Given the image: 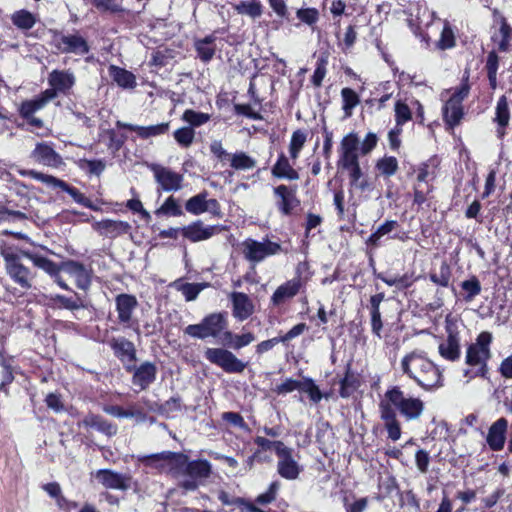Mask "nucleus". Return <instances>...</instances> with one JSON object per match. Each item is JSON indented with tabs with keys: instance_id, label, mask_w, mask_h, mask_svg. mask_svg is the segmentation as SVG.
Listing matches in <instances>:
<instances>
[{
	"instance_id": "1",
	"label": "nucleus",
	"mask_w": 512,
	"mask_h": 512,
	"mask_svg": "<svg viewBox=\"0 0 512 512\" xmlns=\"http://www.w3.org/2000/svg\"><path fill=\"white\" fill-rule=\"evenodd\" d=\"M401 370L426 391L443 386V375L439 367L424 351L414 350L401 360Z\"/></svg>"
},
{
	"instance_id": "2",
	"label": "nucleus",
	"mask_w": 512,
	"mask_h": 512,
	"mask_svg": "<svg viewBox=\"0 0 512 512\" xmlns=\"http://www.w3.org/2000/svg\"><path fill=\"white\" fill-rule=\"evenodd\" d=\"M492 334L481 332L476 342L469 345L466 351L465 362L471 368L464 370V376L468 379L476 377L488 378V361L491 358L490 345Z\"/></svg>"
},
{
	"instance_id": "3",
	"label": "nucleus",
	"mask_w": 512,
	"mask_h": 512,
	"mask_svg": "<svg viewBox=\"0 0 512 512\" xmlns=\"http://www.w3.org/2000/svg\"><path fill=\"white\" fill-rule=\"evenodd\" d=\"M227 325L226 312L211 313L206 315L200 323L186 326L184 334L200 340L210 337L219 338L223 337Z\"/></svg>"
},
{
	"instance_id": "4",
	"label": "nucleus",
	"mask_w": 512,
	"mask_h": 512,
	"mask_svg": "<svg viewBox=\"0 0 512 512\" xmlns=\"http://www.w3.org/2000/svg\"><path fill=\"white\" fill-rule=\"evenodd\" d=\"M0 255L5 262V270L11 280L22 289L29 290L32 287L33 275L29 268L21 263V250L15 253L10 247L3 244L0 247Z\"/></svg>"
},
{
	"instance_id": "5",
	"label": "nucleus",
	"mask_w": 512,
	"mask_h": 512,
	"mask_svg": "<svg viewBox=\"0 0 512 512\" xmlns=\"http://www.w3.org/2000/svg\"><path fill=\"white\" fill-rule=\"evenodd\" d=\"M468 80L469 74L465 72L460 85L452 90L451 96L442 108L443 119L450 128L457 126L463 118L462 102L469 95L470 91Z\"/></svg>"
},
{
	"instance_id": "6",
	"label": "nucleus",
	"mask_w": 512,
	"mask_h": 512,
	"mask_svg": "<svg viewBox=\"0 0 512 512\" xmlns=\"http://www.w3.org/2000/svg\"><path fill=\"white\" fill-rule=\"evenodd\" d=\"M384 397L407 421L419 419L424 411V402L417 397L406 396L399 386H393Z\"/></svg>"
},
{
	"instance_id": "7",
	"label": "nucleus",
	"mask_w": 512,
	"mask_h": 512,
	"mask_svg": "<svg viewBox=\"0 0 512 512\" xmlns=\"http://www.w3.org/2000/svg\"><path fill=\"white\" fill-rule=\"evenodd\" d=\"M211 474V464L207 460L188 461L179 487L186 491L196 490Z\"/></svg>"
},
{
	"instance_id": "8",
	"label": "nucleus",
	"mask_w": 512,
	"mask_h": 512,
	"mask_svg": "<svg viewBox=\"0 0 512 512\" xmlns=\"http://www.w3.org/2000/svg\"><path fill=\"white\" fill-rule=\"evenodd\" d=\"M53 44L61 53L64 54L84 56L90 52L88 41L78 31L68 34L54 31Z\"/></svg>"
},
{
	"instance_id": "9",
	"label": "nucleus",
	"mask_w": 512,
	"mask_h": 512,
	"mask_svg": "<svg viewBox=\"0 0 512 512\" xmlns=\"http://www.w3.org/2000/svg\"><path fill=\"white\" fill-rule=\"evenodd\" d=\"M204 357L226 373H242L247 367L246 362L238 359L231 351L224 348H207Z\"/></svg>"
},
{
	"instance_id": "10",
	"label": "nucleus",
	"mask_w": 512,
	"mask_h": 512,
	"mask_svg": "<svg viewBox=\"0 0 512 512\" xmlns=\"http://www.w3.org/2000/svg\"><path fill=\"white\" fill-rule=\"evenodd\" d=\"M280 251L281 245L268 238L262 241L249 238L243 242V254L248 261L254 264L262 262L265 258L276 255Z\"/></svg>"
},
{
	"instance_id": "11",
	"label": "nucleus",
	"mask_w": 512,
	"mask_h": 512,
	"mask_svg": "<svg viewBox=\"0 0 512 512\" xmlns=\"http://www.w3.org/2000/svg\"><path fill=\"white\" fill-rule=\"evenodd\" d=\"M115 310L117 312L118 323L124 328H132L139 333V324L133 319V313L139 303L135 295L121 293L115 296Z\"/></svg>"
},
{
	"instance_id": "12",
	"label": "nucleus",
	"mask_w": 512,
	"mask_h": 512,
	"mask_svg": "<svg viewBox=\"0 0 512 512\" xmlns=\"http://www.w3.org/2000/svg\"><path fill=\"white\" fill-rule=\"evenodd\" d=\"M153 172L156 183L165 192H176L182 188L184 177L170 168L160 164H151L149 166Z\"/></svg>"
},
{
	"instance_id": "13",
	"label": "nucleus",
	"mask_w": 512,
	"mask_h": 512,
	"mask_svg": "<svg viewBox=\"0 0 512 512\" xmlns=\"http://www.w3.org/2000/svg\"><path fill=\"white\" fill-rule=\"evenodd\" d=\"M31 157L37 163L55 169H59L65 165L62 156L55 151L53 143L51 142L37 143L31 152Z\"/></svg>"
},
{
	"instance_id": "14",
	"label": "nucleus",
	"mask_w": 512,
	"mask_h": 512,
	"mask_svg": "<svg viewBox=\"0 0 512 512\" xmlns=\"http://www.w3.org/2000/svg\"><path fill=\"white\" fill-rule=\"evenodd\" d=\"M274 195L277 197L276 206L284 216H290L300 206V200L296 195V187L279 185L274 188Z\"/></svg>"
},
{
	"instance_id": "15",
	"label": "nucleus",
	"mask_w": 512,
	"mask_h": 512,
	"mask_svg": "<svg viewBox=\"0 0 512 512\" xmlns=\"http://www.w3.org/2000/svg\"><path fill=\"white\" fill-rule=\"evenodd\" d=\"M92 228L100 236L115 239L126 234H131L132 226L122 220L102 219L92 224Z\"/></svg>"
},
{
	"instance_id": "16",
	"label": "nucleus",
	"mask_w": 512,
	"mask_h": 512,
	"mask_svg": "<svg viewBox=\"0 0 512 512\" xmlns=\"http://www.w3.org/2000/svg\"><path fill=\"white\" fill-rule=\"evenodd\" d=\"M224 229L221 225H204L201 220L181 228L182 236L191 242H200L211 238Z\"/></svg>"
},
{
	"instance_id": "17",
	"label": "nucleus",
	"mask_w": 512,
	"mask_h": 512,
	"mask_svg": "<svg viewBox=\"0 0 512 512\" xmlns=\"http://www.w3.org/2000/svg\"><path fill=\"white\" fill-rule=\"evenodd\" d=\"M62 271L75 279L76 286L84 291L92 283V269L75 260H66L61 263Z\"/></svg>"
},
{
	"instance_id": "18",
	"label": "nucleus",
	"mask_w": 512,
	"mask_h": 512,
	"mask_svg": "<svg viewBox=\"0 0 512 512\" xmlns=\"http://www.w3.org/2000/svg\"><path fill=\"white\" fill-rule=\"evenodd\" d=\"M126 370L133 372L132 383L140 390H146L156 380L157 367L152 362H143L138 367L127 365Z\"/></svg>"
},
{
	"instance_id": "19",
	"label": "nucleus",
	"mask_w": 512,
	"mask_h": 512,
	"mask_svg": "<svg viewBox=\"0 0 512 512\" xmlns=\"http://www.w3.org/2000/svg\"><path fill=\"white\" fill-rule=\"evenodd\" d=\"M96 479L107 489L125 491L131 486V476L111 469H99L95 473Z\"/></svg>"
},
{
	"instance_id": "20",
	"label": "nucleus",
	"mask_w": 512,
	"mask_h": 512,
	"mask_svg": "<svg viewBox=\"0 0 512 512\" xmlns=\"http://www.w3.org/2000/svg\"><path fill=\"white\" fill-rule=\"evenodd\" d=\"M277 473L286 480H296L301 472V467L292 456V449L286 447L277 455Z\"/></svg>"
},
{
	"instance_id": "21",
	"label": "nucleus",
	"mask_w": 512,
	"mask_h": 512,
	"mask_svg": "<svg viewBox=\"0 0 512 512\" xmlns=\"http://www.w3.org/2000/svg\"><path fill=\"white\" fill-rule=\"evenodd\" d=\"M303 283L299 276L294 277L280 286L274 291L271 296V302L274 306H279L286 301L295 297L300 289L302 288Z\"/></svg>"
},
{
	"instance_id": "22",
	"label": "nucleus",
	"mask_w": 512,
	"mask_h": 512,
	"mask_svg": "<svg viewBox=\"0 0 512 512\" xmlns=\"http://www.w3.org/2000/svg\"><path fill=\"white\" fill-rule=\"evenodd\" d=\"M230 300L232 303V315L236 320L242 322L253 314L254 305L247 294L232 292Z\"/></svg>"
},
{
	"instance_id": "23",
	"label": "nucleus",
	"mask_w": 512,
	"mask_h": 512,
	"mask_svg": "<svg viewBox=\"0 0 512 512\" xmlns=\"http://www.w3.org/2000/svg\"><path fill=\"white\" fill-rule=\"evenodd\" d=\"M508 421L501 417L497 419L489 428L486 442L492 451H500L503 449L506 440V432Z\"/></svg>"
},
{
	"instance_id": "24",
	"label": "nucleus",
	"mask_w": 512,
	"mask_h": 512,
	"mask_svg": "<svg viewBox=\"0 0 512 512\" xmlns=\"http://www.w3.org/2000/svg\"><path fill=\"white\" fill-rule=\"evenodd\" d=\"M116 126L130 131H135L138 137L141 139H149L152 137H157L166 134L169 131L170 123L162 122L150 126H139L117 121Z\"/></svg>"
},
{
	"instance_id": "25",
	"label": "nucleus",
	"mask_w": 512,
	"mask_h": 512,
	"mask_svg": "<svg viewBox=\"0 0 512 512\" xmlns=\"http://www.w3.org/2000/svg\"><path fill=\"white\" fill-rule=\"evenodd\" d=\"M110 347L122 363H133L137 360L134 343L124 337L113 338Z\"/></svg>"
},
{
	"instance_id": "26",
	"label": "nucleus",
	"mask_w": 512,
	"mask_h": 512,
	"mask_svg": "<svg viewBox=\"0 0 512 512\" xmlns=\"http://www.w3.org/2000/svg\"><path fill=\"white\" fill-rule=\"evenodd\" d=\"M21 255L29 259L35 267L42 269L51 277L58 276L59 272L62 270L61 264L57 265L38 251L21 249Z\"/></svg>"
},
{
	"instance_id": "27",
	"label": "nucleus",
	"mask_w": 512,
	"mask_h": 512,
	"mask_svg": "<svg viewBox=\"0 0 512 512\" xmlns=\"http://www.w3.org/2000/svg\"><path fill=\"white\" fill-rule=\"evenodd\" d=\"M510 120V111L508 100L505 95H502L496 104L495 117L493 122L496 124V136L498 139L503 140L506 135V128Z\"/></svg>"
},
{
	"instance_id": "28",
	"label": "nucleus",
	"mask_w": 512,
	"mask_h": 512,
	"mask_svg": "<svg viewBox=\"0 0 512 512\" xmlns=\"http://www.w3.org/2000/svg\"><path fill=\"white\" fill-rule=\"evenodd\" d=\"M158 458L166 460V472L173 477L183 475L188 463V457L181 452L162 451Z\"/></svg>"
},
{
	"instance_id": "29",
	"label": "nucleus",
	"mask_w": 512,
	"mask_h": 512,
	"mask_svg": "<svg viewBox=\"0 0 512 512\" xmlns=\"http://www.w3.org/2000/svg\"><path fill=\"white\" fill-rule=\"evenodd\" d=\"M447 338L438 347L439 354L446 360L455 361L460 357L458 333L447 327Z\"/></svg>"
},
{
	"instance_id": "30",
	"label": "nucleus",
	"mask_w": 512,
	"mask_h": 512,
	"mask_svg": "<svg viewBox=\"0 0 512 512\" xmlns=\"http://www.w3.org/2000/svg\"><path fill=\"white\" fill-rule=\"evenodd\" d=\"M51 189H59L62 192L69 194L72 199L77 203L87 208H92V202L89 198H87L83 193H81L77 188L69 185L64 180H61L57 177L52 176L50 180V184L48 185Z\"/></svg>"
},
{
	"instance_id": "31",
	"label": "nucleus",
	"mask_w": 512,
	"mask_h": 512,
	"mask_svg": "<svg viewBox=\"0 0 512 512\" xmlns=\"http://www.w3.org/2000/svg\"><path fill=\"white\" fill-rule=\"evenodd\" d=\"M48 83L60 93L68 92L75 84V76L70 70H53L49 73Z\"/></svg>"
},
{
	"instance_id": "32",
	"label": "nucleus",
	"mask_w": 512,
	"mask_h": 512,
	"mask_svg": "<svg viewBox=\"0 0 512 512\" xmlns=\"http://www.w3.org/2000/svg\"><path fill=\"white\" fill-rule=\"evenodd\" d=\"M215 41L216 36L214 33L194 41L196 56L201 62L207 64L213 59L216 53Z\"/></svg>"
},
{
	"instance_id": "33",
	"label": "nucleus",
	"mask_w": 512,
	"mask_h": 512,
	"mask_svg": "<svg viewBox=\"0 0 512 512\" xmlns=\"http://www.w3.org/2000/svg\"><path fill=\"white\" fill-rule=\"evenodd\" d=\"M82 424H83V426H85L87 428L95 429L98 432H100L108 437H112V436L116 435L117 430H118V428L115 424L109 422L108 420H106L105 418H103L100 415H96V414H92V413H90L84 417V419L82 420Z\"/></svg>"
},
{
	"instance_id": "34",
	"label": "nucleus",
	"mask_w": 512,
	"mask_h": 512,
	"mask_svg": "<svg viewBox=\"0 0 512 512\" xmlns=\"http://www.w3.org/2000/svg\"><path fill=\"white\" fill-rule=\"evenodd\" d=\"M500 52H509L512 49V27L506 19H502L499 29L491 37Z\"/></svg>"
},
{
	"instance_id": "35",
	"label": "nucleus",
	"mask_w": 512,
	"mask_h": 512,
	"mask_svg": "<svg viewBox=\"0 0 512 512\" xmlns=\"http://www.w3.org/2000/svg\"><path fill=\"white\" fill-rule=\"evenodd\" d=\"M109 75L112 80L123 89H133L137 85L135 75L132 72L119 66L110 65Z\"/></svg>"
},
{
	"instance_id": "36",
	"label": "nucleus",
	"mask_w": 512,
	"mask_h": 512,
	"mask_svg": "<svg viewBox=\"0 0 512 512\" xmlns=\"http://www.w3.org/2000/svg\"><path fill=\"white\" fill-rule=\"evenodd\" d=\"M272 175L279 179L297 180L299 179L298 172L291 166L288 158L284 153L278 156V159L272 167Z\"/></svg>"
},
{
	"instance_id": "37",
	"label": "nucleus",
	"mask_w": 512,
	"mask_h": 512,
	"mask_svg": "<svg viewBox=\"0 0 512 512\" xmlns=\"http://www.w3.org/2000/svg\"><path fill=\"white\" fill-rule=\"evenodd\" d=\"M177 291L181 292L187 302L194 301L202 290H204L207 283H188L184 282L183 279H177L172 284Z\"/></svg>"
},
{
	"instance_id": "38",
	"label": "nucleus",
	"mask_w": 512,
	"mask_h": 512,
	"mask_svg": "<svg viewBox=\"0 0 512 512\" xmlns=\"http://www.w3.org/2000/svg\"><path fill=\"white\" fill-rule=\"evenodd\" d=\"M103 411L117 418H135L138 422H144L147 419V414L134 406L125 410L119 405H106L103 407Z\"/></svg>"
},
{
	"instance_id": "39",
	"label": "nucleus",
	"mask_w": 512,
	"mask_h": 512,
	"mask_svg": "<svg viewBox=\"0 0 512 512\" xmlns=\"http://www.w3.org/2000/svg\"><path fill=\"white\" fill-rule=\"evenodd\" d=\"M53 305L60 309H67V310H78L86 307V303L84 299L74 292L73 296H65L57 294L51 298Z\"/></svg>"
},
{
	"instance_id": "40",
	"label": "nucleus",
	"mask_w": 512,
	"mask_h": 512,
	"mask_svg": "<svg viewBox=\"0 0 512 512\" xmlns=\"http://www.w3.org/2000/svg\"><path fill=\"white\" fill-rule=\"evenodd\" d=\"M460 288L462 299L466 303L472 302L482 291L481 282L475 275L463 280Z\"/></svg>"
},
{
	"instance_id": "41",
	"label": "nucleus",
	"mask_w": 512,
	"mask_h": 512,
	"mask_svg": "<svg viewBox=\"0 0 512 512\" xmlns=\"http://www.w3.org/2000/svg\"><path fill=\"white\" fill-rule=\"evenodd\" d=\"M182 409V398L179 395L170 397L163 403H155V406H149V410L162 416L170 417L173 413Z\"/></svg>"
},
{
	"instance_id": "42",
	"label": "nucleus",
	"mask_w": 512,
	"mask_h": 512,
	"mask_svg": "<svg viewBox=\"0 0 512 512\" xmlns=\"http://www.w3.org/2000/svg\"><path fill=\"white\" fill-rule=\"evenodd\" d=\"M223 341L234 350H240L255 341V335L251 332L238 335L226 330L223 333Z\"/></svg>"
},
{
	"instance_id": "43",
	"label": "nucleus",
	"mask_w": 512,
	"mask_h": 512,
	"mask_svg": "<svg viewBox=\"0 0 512 512\" xmlns=\"http://www.w3.org/2000/svg\"><path fill=\"white\" fill-rule=\"evenodd\" d=\"M451 278L452 269L446 261H442L438 269L429 273L430 281L440 287H449Z\"/></svg>"
},
{
	"instance_id": "44",
	"label": "nucleus",
	"mask_w": 512,
	"mask_h": 512,
	"mask_svg": "<svg viewBox=\"0 0 512 512\" xmlns=\"http://www.w3.org/2000/svg\"><path fill=\"white\" fill-rule=\"evenodd\" d=\"M399 227L396 220H386L382 223L366 240V244L378 247L381 245V238L385 235H390Z\"/></svg>"
},
{
	"instance_id": "45",
	"label": "nucleus",
	"mask_w": 512,
	"mask_h": 512,
	"mask_svg": "<svg viewBox=\"0 0 512 512\" xmlns=\"http://www.w3.org/2000/svg\"><path fill=\"white\" fill-rule=\"evenodd\" d=\"M439 164L440 160L437 156H433L426 162L421 163L417 169V181L428 182L430 178H434Z\"/></svg>"
},
{
	"instance_id": "46",
	"label": "nucleus",
	"mask_w": 512,
	"mask_h": 512,
	"mask_svg": "<svg viewBox=\"0 0 512 512\" xmlns=\"http://www.w3.org/2000/svg\"><path fill=\"white\" fill-rule=\"evenodd\" d=\"M207 196L208 192L203 191L188 199L185 203L186 211L193 215H200L207 212Z\"/></svg>"
},
{
	"instance_id": "47",
	"label": "nucleus",
	"mask_w": 512,
	"mask_h": 512,
	"mask_svg": "<svg viewBox=\"0 0 512 512\" xmlns=\"http://www.w3.org/2000/svg\"><path fill=\"white\" fill-rule=\"evenodd\" d=\"M342 109L346 117L352 115L353 109L360 103L358 94L351 88H343L341 90Z\"/></svg>"
},
{
	"instance_id": "48",
	"label": "nucleus",
	"mask_w": 512,
	"mask_h": 512,
	"mask_svg": "<svg viewBox=\"0 0 512 512\" xmlns=\"http://www.w3.org/2000/svg\"><path fill=\"white\" fill-rule=\"evenodd\" d=\"M499 67V57L496 51L492 50L488 53L486 59V71L487 77L489 81V85L491 89H496L497 87V71Z\"/></svg>"
},
{
	"instance_id": "49",
	"label": "nucleus",
	"mask_w": 512,
	"mask_h": 512,
	"mask_svg": "<svg viewBox=\"0 0 512 512\" xmlns=\"http://www.w3.org/2000/svg\"><path fill=\"white\" fill-rule=\"evenodd\" d=\"M229 160L235 170H250L256 166V160L242 151L232 154Z\"/></svg>"
},
{
	"instance_id": "50",
	"label": "nucleus",
	"mask_w": 512,
	"mask_h": 512,
	"mask_svg": "<svg viewBox=\"0 0 512 512\" xmlns=\"http://www.w3.org/2000/svg\"><path fill=\"white\" fill-rule=\"evenodd\" d=\"M12 23L21 30L31 29L35 23V16L28 10L22 9L16 11L11 17Z\"/></svg>"
},
{
	"instance_id": "51",
	"label": "nucleus",
	"mask_w": 512,
	"mask_h": 512,
	"mask_svg": "<svg viewBox=\"0 0 512 512\" xmlns=\"http://www.w3.org/2000/svg\"><path fill=\"white\" fill-rule=\"evenodd\" d=\"M327 65L328 54L326 52H323L317 57L315 70L311 77V82L314 86L320 87L322 85V81L327 72Z\"/></svg>"
},
{
	"instance_id": "52",
	"label": "nucleus",
	"mask_w": 512,
	"mask_h": 512,
	"mask_svg": "<svg viewBox=\"0 0 512 512\" xmlns=\"http://www.w3.org/2000/svg\"><path fill=\"white\" fill-rule=\"evenodd\" d=\"M375 168L381 175L391 177L398 170V161L394 156H384L376 162Z\"/></svg>"
},
{
	"instance_id": "53",
	"label": "nucleus",
	"mask_w": 512,
	"mask_h": 512,
	"mask_svg": "<svg viewBox=\"0 0 512 512\" xmlns=\"http://www.w3.org/2000/svg\"><path fill=\"white\" fill-rule=\"evenodd\" d=\"M78 167L89 175L99 176L105 170L106 163L102 159H80Z\"/></svg>"
},
{
	"instance_id": "54",
	"label": "nucleus",
	"mask_w": 512,
	"mask_h": 512,
	"mask_svg": "<svg viewBox=\"0 0 512 512\" xmlns=\"http://www.w3.org/2000/svg\"><path fill=\"white\" fill-rule=\"evenodd\" d=\"M173 137L182 148H188L195 139V130L190 126H184L174 131Z\"/></svg>"
},
{
	"instance_id": "55",
	"label": "nucleus",
	"mask_w": 512,
	"mask_h": 512,
	"mask_svg": "<svg viewBox=\"0 0 512 512\" xmlns=\"http://www.w3.org/2000/svg\"><path fill=\"white\" fill-rule=\"evenodd\" d=\"M182 120L189 124L190 127H200L210 120V115L200 111L187 109L182 115Z\"/></svg>"
},
{
	"instance_id": "56",
	"label": "nucleus",
	"mask_w": 512,
	"mask_h": 512,
	"mask_svg": "<svg viewBox=\"0 0 512 512\" xmlns=\"http://www.w3.org/2000/svg\"><path fill=\"white\" fill-rule=\"evenodd\" d=\"M343 506L345 512H364L368 507V498H356L354 495L344 496Z\"/></svg>"
},
{
	"instance_id": "57",
	"label": "nucleus",
	"mask_w": 512,
	"mask_h": 512,
	"mask_svg": "<svg viewBox=\"0 0 512 512\" xmlns=\"http://www.w3.org/2000/svg\"><path fill=\"white\" fill-rule=\"evenodd\" d=\"M306 138V133L300 129L293 132L289 144V153L292 159L298 158L299 153L306 142Z\"/></svg>"
},
{
	"instance_id": "58",
	"label": "nucleus",
	"mask_w": 512,
	"mask_h": 512,
	"mask_svg": "<svg viewBox=\"0 0 512 512\" xmlns=\"http://www.w3.org/2000/svg\"><path fill=\"white\" fill-rule=\"evenodd\" d=\"M236 11L242 15H248L255 19L262 15V5L258 1H242L235 7Z\"/></svg>"
},
{
	"instance_id": "59",
	"label": "nucleus",
	"mask_w": 512,
	"mask_h": 512,
	"mask_svg": "<svg viewBox=\"0 0 512 512\" xmlns=\"http://www.w3.org/2000/svg\"><path fill=\"white\" fill-rule=\"evenodd\" d=\"M300 392L308 394L310 400L315 404L319 403L323 397L319 387L315 384L314 380L309 377L302 380Z\"/></svg>"
},
{
	"instance_id": "60",
	"label": "nucleus",
	"mask_w": 512,
	"mask_h": 512,
	"mask_svg": "<svg viewBox=\"0 0 512 512\" xmlns=\"http://www.w3.org/2000/svg\"><path fill=\"white\" fill-rule=\"evenodd\" d=\"M44 108L43 102H41L38 97H35L30 100H25L21 103L19 107V115L21 118H28L30 116H34L35 113Z\"/></svg>"
},
{
	"instance_id": "61",
	"label": "nucleus",
	"mask_w": 512,
	"mask_h": 512,
	"mask_svg": "<svg viewBox=\"0 0 512 512\" xmlns=\"http://www.w3.org/2000/svg\"><path fill=\"white\" fill-rule=\"evenodd\" d=\"M106 135L108 137V150L115 155L122 148L127 137L124 134L116 132L114 129H108Z\"/></svg>"
},
{
	"instance_id": "62",
	"label": "nucleus",
	"mask_w": 512,
	"mask_h": 512,
	"mask_svg": "<svg viewBox=\"0 0 512 512\" xmlns=\"http://www.w3.org/2000/svg\"><path fill=\"white\" fill-rule=\"evenodd\" d=\"M296 17L304 24L312 27L314 30V25L319 20V11L316 8H300L296 12Z\"/></svg>"
},
{
	"instance_id": "63",
	"label": "nucleus",
	"mask_w": 512,
	"mask_h": 512,
	"mask_svg": "<svg viewBox=\"0 0 512 512\" xmlns=\"http://www.w3.org/2000/svg\"><path fill=\"white\" fill-rule=\"evenodd\" d=\"M280 486L281 484L278 480L272 481L268 489L256 497L255 502L261 505L271 503L272 501L275 500L277 493L280 489Z\"/></svg>"
},
{
	"instance_id": "64",
	"label": "nucleus",
	"mask_w": 512,
	"mask_h": 512,
	"mask_svg": "<svg viewBox=\"0 0 512 512\" xmlns=\"http://www.w3.org/2000/svg\"><path fill=\"white\" fill-rule=\"evenodd\" d=\"M357 388V381L353 375L350 374V368L348 367L346 374L340 381V396L347 398L353 394Z\"/></svg>"
}]
</instances>
